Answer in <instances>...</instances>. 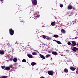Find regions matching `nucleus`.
Returning <instances> with one entry per match:
<instances>
[{
	"mask_svg": "<svg viewBox=\"0 0 78 78\" xmlns=\"http://www.w3.org/2000/svg\"><path fill=\"white\" fill-rule=\"evenodd\" d=\"M76 73H77V74H78V71L77 70V71L76 72Z\"/></svg>",
	"mask_w": 78,
	"mask_h": 78,
	"instance_id": "obj_32",
	"label": "nucleus"
},
{
	"mask_svg": "<svg viewBox=\"0 0 78 78\" xmlns=\"http://www.w3.org/2000/svg\"><path fill=\"white\" fill-rule=\"evenodd\" d=\"M60 6L61 8H62V7H63V5H62V4H60Z\"/></svg>",
	"mask_w": 78,
	"mask_h": 78,
	"instance_id": "obj_26",
	"label": "nucleus"
},
{
	"mask_svg": "<svg viewBox=\"0 0 78 78\" xmlns=\"http://www.w3.org/2000/svg\"><path fill=\"white\" fill-rule=\"evenodd\" d=\"M53 37H55V38H58V36L57 35H54L53 36Z\"/></svg>",
	"mask_w": 78,
	"mask_h": 78,
	"instance_id": "obj_17",
	"label": "nucleus"
},
{
	"mask_svg": "<svg viewBox=\"0 0 78 78\" xmlns=\"http://www.w3.org/2000/svg\"><path fill=\"white\" fill-rule=\"evenodd\" d=\"M33 55H37V53L36 52H34L32 53Z\"/></svg>",
	"mask_w": 78,
	"mask_h": 78,
	"instance_id": "obj_18",
	"label": "nucleus"
},
{
	"mask_svg": "<svg viewBox=\"0 0 78 78\" xmlns=\"http://www.w3.org/2000/svg\"><path fill=\"white\" fill-rule=\"evenodd\" d=\"M66 51L67 52H69V50H66Z\"/></svg>",
	"mask_w": 78,
	"mask_h": 78,
	"instance_id": "obj_29",
	"label": "nucleus"
},
{
	"mask_svg": "<svg viewBox=\"0 0 78 78\" xmlns=\"http://www.w3.org/2000/svg\"><path fill=\"white\" fill-rule=\"evenodd\" d=\"M2 68V69H5V66H2L1 67Z\"/></svg>",
	"mask_w": 78,
	"mask_h": 78,
	"instance_id": "obj_28",
	"label": "nucleus"
},
{
	"mask_svg": "<svg viewBox=\"0 0 78 78\" xmlns=\"http://www.w3.org/2000/svg\"><path fill=\"white\" fill-rule=\"evenodd\" d=\"M77 38H78V37H75V38H74V39H77Z\"/></svg>",
	"mask_w": 78,
	"mask_h": 78,
	"instance_id": "obj_33",
	"label": "nucleus"
},
{
	"mask_svg": "<svg viewBox=\"0 0 78 78\" xmlns=\"http://www.w3.org/2000/svg\"><path fill=\"white\" fill-rule=\"evenodd\" d=\"M46 39L47 40H50L51 39V38H50V37H48V38H46Z\"/></svg>",
	"mask_w": 78,
	"mask_h": 78,
	"instance_id": "obj_27",
	"label": "nucleus"
},
{
	"mask_svg": "<svg viewBox=\"0 0 78 78\" xmlns=\"http://www.w3.org/2000/svg\"><path fill=\"white\" fill-rule=\"evenodd\" d=\"M52 54L54 55H57L58 53L56 52H52Z\"/></svg>",
	"mask_w": 78,
	"mask_h": 78,
	"instance_id": "obj_11",
	"label": "nucleus"
},
{
	"mask_svg": "<svg viewBox=\"0 0 78 78\" xmlns=\"http://www.w3.org/2000/svg\"><path fill=\"white\" fill-rule=\"evenodd\" d=\"M50 56V54H48L46 55V58H48L49 56Z\"/></svg>",
	"mask_w": 78,
	"mask_h": 78,
	"instance_id": "obj_21",
	"label": "nucleus"
},
{
	"mask_svg": "<svg viewBox=\"0 0 78 78\" xmlns=\"http://www.w3.org/2000/svg\"><path fill=\"white\" fill-rule=\"evenodd\" d=\"M55 41L57 42V44H62V43H61V42H60L59 41Z\"/></svg>",
	"mask_w": 78,
	"mask_h": 78,
	"instance_id": "obj_14",
	"label": "nucleus"
},
{
	"mask_svg": "<svg viewBox=\"0 0 78 78\" xmlns=\"http://www.w3.org/2000/svg\"><path fill=\"white\" fill-rule=\"evenodd\" d=\"M13 67V65H10L9 66V67L10 68H12Z\"/></svg>",
	"mask_w": 78,
	"mask_h": 78,
	"instance_id": "obj_22",
	"label": "nucleus"
},
{
	"mask_svg": "<svg viewBox=\"0 0 78 78\" xmlns=\"http://www.w3.org/2000/svg\"><path fill=\"white\" fill-rule=\"evenodd\" d=\"M76 21H74V22H75V23H76Z\"/></svg>",
	"mask_w": 78,
	"mask_h": 78,
	"instance_id": "obj_40",
	"label": "nucleus"
},
{
	"mask_svg": "<svg viewBox=\"0 0 78 78\" xmlns=\"http://www.w3.org/2000/svg\"><path fill=\"white\" fill-rule=\"evenodd\" d=\"M5 54V52L3 51H0V54L1 55H4Z\"/></svg>",
	"mask_w": 78,
	"mask_h": 78,
	"instance_id": "obj_16",
	"label": "nucleus"
},
{
	"mask_svg": "<svg viewBox=\"0 0 78 78\" xmlns=\"http://www.w3.org/2000/svg\"><path fill=\"white\" fill-rule=\"evenodd\" d=\"M27 56L30 58H33V56H32V55L30 54H28Z\"/></svg>",
	"mask_w": 78,
	"mask_h": 78,
	"instance_id": "obj_9",
	"label": "nucleus"
},
{
	"mask_svg": "<svg viewBox=\"0 0 78 78\" xmlns=\"http://www.w3.org/2000/svg\"><path fill=\"white\" fill-rule=\"evenodd\" d=\"M67 44L69 45H70V44L71 43H70V41H68L67 43Z\"/></svg>",
	"mask_w": 78,
	"mask_h": 78,
	"instance_id": "obj_23",
	"label": "nucleus"
},
{
	"mask_svg": "<svg viewBox=\"0 0 78 78\" xmlns=\"http://www.w3.org/2000/svg\"><path fill=\"white\" fill-rule=\"evenodd\" d=\"M13 61L14 62H17V59L16 58H13Z\"/></svg>",
	"mask_w": 78,
	"mask_h": 78,
	"instance_id": "obj_12",
	"label": "nucleus"
},
{
	"mask_svg": "<svg viewBox=\"0 0 78 78\" xmlns=\"http://www.w3.org/2000/svg\"><path fill=\"white\" fill-rule=\"evenodd\" d=\"M6 70H10V68L9 67H7L5 68Z\"/></svg>",
	"mask_w": 78,
	"mask_h": 78,
	"instance_id": "obj_13",
	"label": "nucleus"
},
{
	"mask_svg": "<svg viewBox=\"0 0 78 78\" xmlns=\"http://www.w3.org/2000/svg\"><path fill=\"white\" fill-rule=\"evenodd\" d=\"M42 27H44V26H42Z\"/></svg>",
	"mask_w": 78,
	"mask_h": 78,
	"instance_id": "obj_38",
	"label": "nucleus"
},
{
	"mask_svg": "<svg viewBox=\"0 0 78 78\" xmlns=\"http://www.w3.org/2000/svg\"><path fill=\"white\" fill-rule=\"evenodd\" d=\"M72 8L73 7L72 5H69L68 7V9H72Z\"/></svg>",
	"mask_w": 78,
	"mask_h": 78,
	"instance_id": "obj_8",
	"label": "nucleus"
},
{
	"mask_svg": "<svg viewBox=\"0 0 78 78\" xmlns=\"http://www.w3.org/2000/svg\"><path fill=\"white\" fill-rule=\"evenodd\" d=\"M3 39V38H2V39Z\"/></svg>",
	"mask_w": 78,
	"mask_h": 78,
	"instance_id": "obj_41",
	"label": "nucleus"
},
{
	"mask_svg": "<svg viewBox=\"0 0 78 78\" xmlns=\"http://www.w3.org/2000/svg\"><path fill=\"white\" fill-rule=\"evenodd\" d=\"M3 0H1V2H3Z\"/></svg>",
	"mask_w": 78,
	"mask_h": 78,
	"instance_id": "obj_36",
	"label": "nucleus"
},
{
	"mask_svg": "<svg viewBox=\"0 0 78 78\" xmlns=\"http://www.w3.org/2000/svg\"><path fill=\"white\" fill-rule=\"evenodd\" d=\"M9 33L10 35L12 36L14 34V30L11 29H10Z\"/></svg>",
	"mask_w": 78,
	"mask_h": 78,
	"instance_id": "obj_1",
	"label": "nucleus"
},
{
	"mask_svg": "<svg viewBox=\"0 0 78 78\" xmlns=\"http://www.w3.org/2000/svg\"><path fill=\"white\" fill-rule=\"evenodd\" d=\"M51 59L52 60V58L51 57Z\"/></svg>",
	"mask_w": 78,
	"mask_h": 78,
	"instance_id": "obj_37",
	"label": "nucleus"
},
{
	"mask_svg": "<svg viewBox=\"0 0 78 78\" xmlns=\"http://www.w3.org/2000/svg\"><path fill=\"white\" fill-rule=\"evenodd\" d=\"M48 74L50 75H52L53 74V72L52 71H48Z\"/></svg>",
	"mask_w": 78,
	"mask_h": 78,
	"instance_id": "obj_5",
	"label": "nucleus"
},
{
	"mask_svg": "<svg viewBox=\"0 0 78 78\" xmlns=\"http://www.w3.org/2000/svg\"><path fill=\"white\" fill-rule=\"evenodd\" d=\"M64 72H66V73H67L68 72V69L66 68H65V69H64Z\"/></svg>",
	"mask_w": 78,
	"mask_h": 78,
	"instance_id": "obj_15",
	"label": "nucleus"
},
{
	"mask_svg": "<svg viewBox=\"0 0 78 78\" xmlns=\"http://www.w3.org/2000/svg\"><path fill=\"white\" fill-rule=\"evenodd\" d=\"M35 14L34 15V16H35Z\"/></svg>",
	"mask_w": 78,
	"mask_h": 78,
	"instance_id": "obj_43",
	"label": "nucleus"
},
{
	"mask_svg": "<svg viewBox=\"0 0 78 78\" xmlns=\"http://www.w3.org/2000/svg\"><path fill=\"white\" fill-rule=\"evenodd\" d=\"M22 61L23 62H26V60L23 59L22 60Z\"/></svg>",
	"mask_w": 78,
	"mask_h": 78,
	"instance_id": "obj_24",
	"label": "nucleus"
},
{
	"mask_svg": "<svg viewBox=\"0 0 78 78\" xmlns=\"http://www.w3.org/2000/svg\"><path fill=\"white\" fill-rule=\"evenodd\" d=\"M61 32L62 33H66V30L64 29H62L61 30Z\"/></svg>",
	"mask_w": 78,
	"mask_h": 78,
	"instance_id": "obj_10",
	"label": "nucleus"
},
{
	"mask_svg": "<svg viewBox=\"0 0 78 78\" xmlns=\"http://www.w3.org/2000/svg\"><path fill=\"white\" fill-rule=\"evenodd\" d=\"M70 69L71 70H72V71H74V70H75V68L73 67H70Z\"/></svg>",
	"mask_w": 78,
	"mask_h": 78,
	"instance_id": "obj_7",
	"label": "nucleus"
},
{
	"mask_svg": "<svg viewBox=\"0 0 78 78\" xmlns=\"http://www.w3.org/2000/svg\"><path fill=\"white\" fill-rule=\"evenodd\" d=\"M46 36L45 35H43V38H44V39H46Z\"/></svg>",
	"mask_w": 78,
	"mask_h": 78,
	"instance_id": "obj_25",
	"label": "nucleus"
},
{
	"mask_svg": "<svg viewBox=\"0 0 78 78\" xmlns=\"http://www.w3.org/2000/svg\"><path fill=\"white\" fill-rule=\"evenodd\" d=\"M9 60H10V61H12V58H10L9 59Z\"/></svg>",
	"mask_w": 78,
	"mask_h": 78,
	"instance_id": "obj_30",
	"label": "nucleus"
},
{
	"mask_svg": "<svg viewBox=\"0 0 78 78\" xmlns=\"http://www.w3.org/2000/svg\"><path fill=\"white\" fill-rule=\"evenodd\" d=\"M36 63L34 62H32L31 63L32 66H34V65H36Z\"/></svg>",
	"mask_w": 78,
	"mask_h": 78,
	"instance_id": "obj_20",
	"label": "nucleus"
},
{
	"mask_svg": "<svg viewBox=\"0 0 78 78\" xmlns=\"http://www.w3.org/2000/svg\"><path fill=\"white\" fill-rule=\"evenodd\" d=\"M40 78H44V77H40Z\"/></svg>",
	"mask_w": 78,
	"mask_h": 78,
	"instance_id": "obj_34",
	"label": "nucleus"
},
{
	"mask_svg": "<svg viewBox=\"0 0 78 78\" xmlns=\"http://www.w3.org/2000/svg\"><path fill=\"white\" fill-rule=\"evenodd\" d=\"M32 3L34 5H37V1L36 0H32Z\"/></svg>",
	"mask_w": 78,
	"mask_h": 78,
	"instance_id": "obj_2",
	"label": "nucleus"
},
{
	"mask_svg": "<svg viewBox=\"0 0 78 78\" xmlns=\"http://www.w3.org/2000/svg\"><path fill=\"white\" fill-rule=\"evenodd\" d=\"M61 25H62V24H61Z\"/></svg>",
	"mask_w": 78,
	"mask_h": 78,
	"instance_id": "obj_42",
	"label": "nucleus"
},
{
	"mask_svg": "<svg viewBox=\"0 0 78 78\" xmlns=\"http://www.w3.org/2000/svg\"><path fill=\"white\" fill-rule=\"evenodd\" d=\"M39 56L41 58H42L43 59H45V57L43 55H42L41 54H39Z\"/></svg>",
	"mask_w": 78,
	"mask_h": 78,
	"instance_id": "obj_6",
	"label": "nucleus"
},
{
	"mask_svg": "<svg viewBox=\"0 0 78 78\" xmlns=\"http://www.w3.org/2000/svg\"><path fill=\"white\" fill-rule=\"evenodd\" d=\"M37 17H40V15H37Z\"/></svg>",
	"mask_w": 78,
	"mask_h": 78,
	"instance_id": "obj_31",
	"label": "nucleus"
},
{
	"mask_svg": "<svg viewBox=\"0 0 78 78\" xmlns=\"http://www.w3.org/2000/svg\"><path fill=\"white\" fill-rule=\"evenodd\" d=\"M72 50L74 52H76L77 50H78V49L76 47H74L72 49Z\"/></svg>",
	"mask_w": 78,
	"mask_h": 78,
	"instance_id": "obj_3",
	"label": "nucleus"
},
{
	"mask_svg": "<svg viewBox=\"0 0 78 78\" xmlns=\"http://www.w3.org/2000/svg\"><path fill=\"white\" fill-rule=\"evenodd\" d=\"M77 46L78 47V43H77Z\"/></svg>",
	"mask_w": 78,
	"mask_h": 78,
	"instance_id": "obj_39",
	"label": "nucleus"
},
{
	"mask_svg": "<svg viewBox=\"0 0 78 78\" xmlns=\"http://www.w3.org/2000/svg\"><path fill=\"white\" fill-rule=\"evenodd\" d=\"M72 43L73 44H71V46L72 45L73 46H75L76 45V42L74 41H72Z\"/></svg>",
	"mask_w": 78,
	"mask_h": 78,
	"instance_id": "obj_4",
	"label": "nucleus"
},
{
	"mask_svg": "<svg viewBox=\"0 0 78 78\" xmlns=\"http://www.w3.org/2000/svg\"><path fill=\"white\" fill-rule=\"evenodd\" d=\"M51 25L53 26L55 25V23L54 22H52L51 23Z\"/></svg>",
	"mask_w": 78,
	"mask_h": 78,
	"instance_id": "obj_19",
	"label": "nucleus"
},
{
	"mask_svg": "<svg viewBox=\"0 0 78 78\" xmlns=\"http://www.w3.org/2000/svg\"><path fill=\"white\" fill-rule=\"evenodd\" d=\"M77 70L78 71V68L77 69Z\"/></svg>",
	"mask_w": 78,
	"mask_h": 78,
	"instance_id": "obj_35",
	"label": "nucleus"
}]
</instances>
